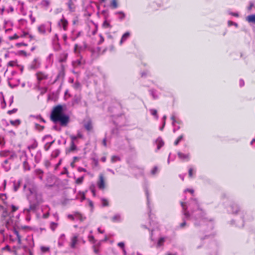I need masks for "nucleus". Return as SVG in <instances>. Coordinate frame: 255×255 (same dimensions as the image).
I'll list each match as a JSON object with an SVG mask.
<instances>
[{"label":"nucleus","instance_id":"1","mask_svg":"<svg viewBox=\"0 0 255 255\" xmlns=\"http://www.w3.org/2000/svg\"><path fill=\"white\" fill-rule=\"evenodd\" d=\"M50 117L54 123H59L63 127L66 126L69 122V117L63 113V108L61 105L57 106L53 108Z\"/></svg>","mask_w":255,"mask_h":255},{"label":"nucleus","instance_id":"2","mask_svg":"<svg viewBox=\"0 0 255 255\" xmlns=\"http://www.w3.org/2000/svg\"><path fill=\"white\" fill-rule=\"evenodd\" d=\"M30 194L27 195V199L29 202V207L25 209L24 211L27 212H34L38 205L42 202L41 194L38 193L35 188L29 189Z\"/></svg>","mask_w":255,"mask_h":255},{"label":"nucleus","instance_id":"3","mask_svg":"<svg viewBox=\"0 0 255 255\" xmlns=\"http://www.w3.org/2000/svg\"><path fill=\"white\" fill-rule=\"evenodd\" d=\"M192 205H195V207L197 208V210H196L195 211V216L194 217L195 220L197 219H202V220L203 219V216H204V213L199 208H198V203L197 202V201L196 200H193L192 201V203H191Z\"/></svg>","mask_w":255,"mask_h":255},{"label":"nucleus","instance_id":"4","mask_svg":"<svg viewBox=\"0 0 255 255\" xmlns=\"http://www.w3.org/2000/svg\"><path fill=\"white\" fill-rule=\"evenodd\" d=\"M36 77L39 83L42 82L48 78V75L46 73L42 72H37L36 73Z\"/></svg>","mask_w":255,"mask_h":255},{"label":"nucleus","instance_id":"5","mask_svg":"<svg viewBox=\"0 0 255 255\" xmlns=\"http://www.w3.org/2000/svg\"><path fill=\"white\" fill-rule=\"evenodd\" d=\"M97 185L100 189L103 190L105 188L104 177L102 174L99 176V181L97 183Z\"/></svg>","mask_w":255,"mask_h":255},{"label":"nucleus","instance_id":"6","mask_svg":"<svg viewBox=\"0 0 255 255\" xmlns=\"http://www.w3.org/2000/svg\"><path fill=\"white\" fill-rule=\"evenodd\" d=\"M40 66V62L38 58L34 59L29 65V68L35 70Z\"/></svg>","mask_w":255,"mask_h":255},{"label":"nucleus","instance_id":"7","mask_svg":"<svg viewBox=\"0 0 255 255\" xmlns=\"http://www.w3.org/2000/svg\"><path fill=\"white\" fill-rule=\"evenodd\" d=\"M178 157L183 161H189L190 159L189 153L184 154L181 152H178Z\"/></svg>","mask_w":255,"mask_h":255},{"label":"nucleus","instance_id":"8","mask_svg":"<svg viewBox=\"0 0 255 255\" xmlns=\"http://www.w3.org/2000/svg\"><path fill=\"white\" fill-rule=\"evenodd\" d=\"M76 2V0H68L67 2V5L69 8V9L71 11H74L75 8V3Z\"/></svg>","mask_w":255,"mask_h":255},{"label":"nucleus","instance_id":"9","mask_svg":"<svg viewBox=\"0 0 255 255\" xmlns=\"http://www.w3.org/2000/svg\"><path fill=\"white\" fill-rule=\"evenodd\" d=\"M67 24L68 22L67 20L65 19L64 17L61 18L58 22L59 26L61 27H62L64 30H67Z\"/></svg>","mask_w":255,"mask_h":255},{"label":"nucleus","instance_id":"10","mask_svg":"<svg viewBox=\"0 0 255 255\" xmlns=\"http://www.w3.org/2000/svg\"><path fill=\"white\" fill-rule=\"evenodd\" d=\"M231 212L233 214H237L239 211V206L237 204H233L230 206Z\"/></svg>","mask_w":255,"mask_h":255},{"label":"nucleus","instance_id":"11","mask_svg":"<svg viewBox=\"0 0 255 255\" xmlns=\"http://www.w3.org/2000/svg\"><path fill=\"white\" fill-rule=\"evenodd\" d=\"M78 236H74L71 239V243L70 244L71 248L74 249L76 248V245L78 242Z\"/></svg>","mask_w":255,"mask_h":255},{"label":"nucleus","instance_id":"12","mask_svg":"<svg viewBox=\"0 0 255 255\" xmlns=\"http://www.w3.org/2000/svg\"><path fill=\"white\" fill-rule=\"evenodd\" d=\"M129 36H130L129 32L128 31V32H126L125 33H124L123 35L122 38L120 40V45H122L124 42L126 41L129 38Z\"/></svg>","mask_w":255,"mask_h":255},{"label":"nucleus","instance_id":"13","mask_svg":"<svg viewBox=\"0 0 255 255\" xmlns=\"http://www.w3.org/2000/svg\"><path fill=\"white\" fill-rule=\"evenodd\" d=\"M156 144H157V149L159 150L162 146L164 145V142L160 137H158L156 141H155Z\"/></svg>","mask_w":255,"mask_h":255},{"label":"nucleus","instance_id":"14","mask_svg":"<svg viewBox=\"0 0 255 255\" xmlns=\"http://www.w3.org/2000/svg\"><path fill=\"white\" fill-rule=\"evenodd\" d=\"M84 127L88 131L92 130L93 128L92 122L90 120H88L86 123H85Z\"/></svg>","mask_w":255,"mask_h":255},{"label":"nucleus","instance_id":"15","mask_svg":"<svg viewBox=\"0 0 255 255\" xmlns=\"http://www.w3.org/2000/svg\"><path fill=\"white\" fill-rule=\"evenodd\" d=\"M246 20L249 23L255 24V14H251L248 15L246 17Z\"/></svg>","mask_w":255,"mask_h":255},{"label":"nucleus","instance_id":"16","mask_svg":"<svg viewBox=\"0 0 255 255\" xmlns=\"http://www.w3.org/2000/svg\"><path fill=\"white\" fill-rule=\"evenodd\" d=\"M35 174L38 176V178L42 180L43 179V171L40 169H36L34 171Z\"/></svg>","mask_w":255,"mask_h":255},{"label":"nucleus","instance_id":"17","mask_svg":"<svg viewBox=\"0 0 255 255\" xmlns=\"http://www.w3.org/2000/svg\"><path fill=\"white\" fill-rule=\"evenodd\" d=\"M181 206L184 210V215L187 218H188L190 217L189 213L187 211V208L185 207V204L183 202H181Z\"/></svg>","mask_w":255,"mask_h":255},{"label":"nucleus","instance_id":"18","mask_svg":"<svg viewBox=\"0 0 255 255\" xmlns=\"http://www.w3.org/2000/svg\"><path fill=\"white\" fill-rule=\"evenodd\" d=\"M76 150H77V146L75 144L74 142H71L70 146L69 148L68 149L67 151L69 152H73Z\"/></svg>","mask_w":255,"mask_h":255},{"label":"nucleus","instance_id":"19","mask_svg":"<svg viewBox=\"0 0 255 255\" xmlns=\"http://www.w3.org/2000/svg\"><path fill=\"white\" fill-rule=\"evenodd\" d=\"M165 239H166V238H165V237L160 238L158 240V241L157 243V245H156L157 248L162 246L163 245V243H164Z\"/></svg>","mask_w":255,"mask_h":255},{"label":"nucleus","instance_id":"20","mask_svg":"<svg viewBox=\"0 0 255 255\" xmlns=\"http://www.w3.org/2000/svg\"><path fill=\"white\" fill-rule=\"evenodd\" d=\"M112 221L114 222H118L121 221V216L120 214H116L112 218Z\"/></svg>","mask_w":255,"mask_h":255},{"label":"nucleus","instance_id":"21","mask_svg":"<svg viewBox=\"0 0 255 255\" xmlns=\"http://www.w3.org/2000/svg\"><path fill=\"white\" fill-rule=\"evenodd\" d=\"M38 30L39 33L41 34H44L45 32V27L44 25H40L38 28Z\"/></svg>","mask_w":255,"mask_h":255},{"label":"nucleus","instance_id":"22","mask_svg":"<svg viewBox=\"0 0 255 255\" xmlns=\"http://www.w3.org/2000/svg\"><path fill=\"white\" fill-rule=\"evenodd\" d=\"M81 63H82V61H81V59H77L73 62V65L74 67H77V66L80 65L81 64Z\"/></svg>","mask_w":255,"mask_h":255},{"label":"nucleus","instance_id":"23","mask_svg":"<svg viewBox=\"0 0 255 255\" xmlns=\"http://www.w3.org/2000/svg\"><path fill=\"white\" fill-rule=\"evenodd\" d=\"M120 160H121L120 158L118 156L114 155V156H113L111 158V161L113 163L120 161Z\"/></svg>","mask_w":255,"mask_h":255},{"label":"nucleus","instance_id":"24","mask_svg":"<svg viewBox=\"0 0 255 255\" xmlns=\"http://www.w3.org/2000/svg\"><path fill=\"white\" fill-rule=\"evenodd\" d=\"M150 112L151 114L154 116H155L156 119H158V116L157 114V111L155 109H150Z\"/></svg>","mask_w":255,"mask_h":255},{"label":"nucleus","instance_id":"25","mask_svg":"<svg viewBox=\"0 0 255 255\" xmlns=\"http://www.w3.org/2000/svg\"><path fill=\"white\" fill-rule=\"evenodd\" d=\"M10 123L13 126L19 125L20 123V121L19 120H16L14 121H10Z\"/></svg>","mask_w":255,"mask_h":255},{"label":"nucleus","instance_id":"26","mask_svg":"<svg viewBox=\"0 0 255 255\" xmlns=\"http://www.w3.org/2000/svg\"><path fill=\"white\" fill-rule=\"evenodd\" d=\"M23 165L24 170H29L30 169V167L28 164V162L26 161L23 162Z\"/></svg>","mask_w":255,"mask_h":255},{"label":"nucleus","instance_id":"27","mask_svg":"<svg viewBox=\"0 0 255 255\" xmlns=\"http://www.w3.org/2000/svg\"><path fill=\"white\" fill-rule=\"evenodd\" d=\"M117 0H112L111 5L113 8H116L118 7Z\"/></svg>","mask_w":255,"mask_h":255},{"label":"nucleus","instance_id":"28","mask_svg":"<svg viewBox=\"0 0 255 255\" xmlns=\"http://www.w3.org/2000/svg\"><path fill=\"white\" fill-rule=\"evenodd\" d=\"M41 4L43 6L47 7L49 5V2L47 0H43L41 2Z\"/></svg>","mask_w":255,"mask_h":255},{"label":"nucleus","instance_id":"29","mask_svg":"<svg viewBox=\"0 0 255 255\" xmlns=\"http://www.w3.org/2000/svg\"><path fill=\"white\" fill-rule=\"evenodd\" d=\"M183 137V135H181L180 136H179L178 137V138L176 139V140L175 141L174 144L175 145H177L179 143L180 141H181Z\"/></svg>","mask_w":255,"mask_h":255},{"label":"nucleus","instance_id":"30","mask_svg":"<svg viewBox=\"0 0 255 255\" xmlns=\"http://www.w3.org/2000/svg\"><path fill=\"white\" fill-rule=\"evenodd\" d=\"M57 226H58L57 223H56L54 222H52L50 224V228H51V230H52L53 231H54L56 229V228L57 227Z\"/></svg>","mask_w":255,"mask_h":255},{"label":"nucleus","instance_id":"31","mask_svg":"<svg viewBox=\"0 0 255 255\" xmlns=\"http://www.w3.org/2000/svg\"><path fill=\"white\" fill-rule=\"evenodd\" d=\"M116 14H120L119 18L121 19H123L125 17V13L122 11H119L116 13Z\"/></svg>","mask_w":255,"mask_h":255},{"label":"nucleus","instance_id":"32","mask_svg":"<svg viewBox=\"0 0 255 255\" xmlns=\"http://www.w3.org/2000/svg\"><path fill=\"white\" fill-rule=\"evenodd\" d=\"M14 233L16 235L17 240H18V243L19 244H20L21 243V238H20V235L18 234V232L17 231L15 230Z\"/></svg>","mask_w":255,"mask_h":255},{"label":"nucleus","instance_id":"33","mask_svg":"<svg viewBox=\"0 0 255 255\" xmlns=\"http://www.w3.org/2000/svg\"><path fill=\"white\" fill-rule=\"evenodd\" d=\"M35 128L39 130H42L44 128V127L43 126H40V125H39L38 124H35Z\"/></svg>","mask_w":255,"mask_h":255},{"label":"nucleus","instance_id":"34","mask_svg":"<svg viewBox=\"0 0 255 255\" xmlns=\"http://www.w3.org/2000/svg\"><path fill=\"white\" fill-rule=\"evenodd\" d=\"M83 179L84 177L83 176L77 178L76 180V183L79 184L82 183L83 181Z\"/></svg>","mask_w":255,"mask_h":255},{"label":"nucleus","instance_id":"35","mask_svg":"<svg viewBox=\"0 0 255 255\" xmlns=\"http://www.w3.org/2000/svg\"><path fill=\"white\" fill-rule=\"evenodd\" d=\"M75 218H76L77 219L80 220L81 221H82L84 220V218H83L82 216L80 214H77L75 215Z\"/></svg>","mask_w":255,"mask_h":255},{"label":"nucleus","instance_id":"36","mask_svg":"<svg viewBox=\"0 0 255 255\" xmlns=\"http://www.w3.org/2000/svg\"><path fill=\"white\" fill-rule=\"evenodd\" d=\"M103 26L105 27H111V25L107 20L104 22Z\"/></svg>","mask_w":255,"mask_h":255},{"label":"nucleus","instance_id":"37","mask_svg":"<svg viewBox=\"0 0 255 255\" xmlns=\"http://www.w3.org/2000/svg\"><path fill=\"white\" fill-rule=\"evenodd\" d=\"M49 248L48 247H43V246L41 247V250L43 253L48 252L49 251Z\"/></svg>","mask_w":255,"mask_h":255},{"label":"nucleus","instance_id":"38","mask_svg":"<svg viewBox=\"0 0 255 255\" xmlns=\"http://www.w3.org/2000/svg\"><path fill=\"white\" fill-rule=\"evenodd\" d=\"M92 194H93V195L94 196H96V191H95V187L94 185L93 186H91L90 188Z\"/></svg>","mask_w":255,"mask_h":255},{"label":"nucleus","instance_id":"39","mask_svg":"<svg viewBox=\"0 0 255 255\" xmlns=\"http://www.w3.org/2000/svg\"><path fill=\"white\" fill-rule=\"evenodd\" d=\"M32 117L35 118L36 119L39 120L40 121H41L43 123L45 122V120L40 116H32Z\"/></svg>","mask_w":255,"mask_h":255},{"label":"nucleus","instance_id":"40","mask_svg":"<svg viewBox=\"0 0 255 255\" xmlns=\"http://www.w3.org/2000/svg\"><path fill=\"white\" fill-rule=\"evenodd\" d=\"M157 172V167L155 166L151 171V173L152 175L155 174Z\"/></svg>","mask_w":255,"mask_h":255},{"label":"nucleus","instance_id":"41","mask_svg":"<svg viewBox=\"0 0 255 255\" xmlns=\"http://www.w3.org/2000/svg\"><path fill=\"white\" fill-rule=\"evenodd\" d=\"M102 204L104 206H106L108 205V201L105 199H102Z\"/></svg>","mask_w":255,"mask_h":255},{"label":"nucleus","instance_id":"42","mask_svg":"<svg viewBox=\"0 0 255 255\" xmlns=\"http://www.w3.org/2000/svg\"><path fill=\"white\" fill-rule=\"evenodd\" d=\"M118 246L119 247H120V248H122V249H123V250L124 249H125V244H124V242H120V243H119L118 244Z\"/></svg>","mask_w":255,"mask_h":255},{"label":"nucleus","instance_id":"43","mask_svg":"<svg viewBox=\"0 0 255 255\" xmlns=\"http://www.w3.org/2000/svg\"><path fill=\"white\" fill-rule=\"evenodd\" d=\"M228 25L229 26H231V25H235L236 27H237L238 26V24L237 23H235V22H234L232 21H228Z\"/></svg>","mask_w":255,"mask_h":255},{"label":"nucleus","instance_id":"44","mask_svg":"<svg viewBox=\"0 0 255 255\" xmlns=\"http://www.w3.org/2000/svg\"><path fill=\"white\" fill-rule=\"evenodd\" d=\"M171 119L172 121V125L174 126L175 123L176 122L175 116L173 115L171 117Z\"/></svg>","mask_w":255,"mask_h":255},{"label":"nucleus","instance_id":"45","mask_svg":"<svg viewBox=\"0 0 255 255\" xmlns=\"http://www.w3.org/2000/svg\"><path fill=\"white\" fill-rule=\"evenodd\" d=\"M16 111H17V109H13L12 110L8 111L7 112V113L8 114H9V115H11L12 114H13V113H15Z\"/></svg>","mask_w":255,"mask_h":255},{"label":"nucleus","instance_id":"46","mask_svg":"<svg viewBox=\"0 0 255 255\" xmlns=\"http://www.w3.org/2000/svg\"><path fill=\"white\" fill-rule=\"evenodd\" d=\"M193 169L192 168L189 169V176L191 178L193 177Z\"/></svg>","mask_w":255,"mask_h":255},{"label":"nucleus","instance_id":"47","mask_svg":"<svg viewBox=\"0 0 255 255\" xmlns=\"http://www.w3.org/2000/svg\"><path fill=\"white\" fill-rule=\"evenodd\" d=\"M70 138L71 139V142H74V141L77 139V136L76 135H70Z\"/></svg>","mask_w":255,"mask_h":255},{"label":"nucleus","instance_id":"48","mask_svg":"<svg viewBox=\"0 0 255 255\" xmlns=\"http://www.w3.org/2000/svg\"><path fill=\"white\" fill-rule=\"evenodd\" d=\"M7 65L9 66H13L15 65V62L13 61H11L7 63Z\"/></svg>","mask_w":255,"mask_h":255},{"label":"nucleus","instance_id":"49","mask_svg":"<svg viewBox=\"0 0 255 255\" xmlns=\"http://www.w3.org/2000/svg\"><path fill=\"white\" fill-rule=\"evenodd\" d=\"M78 171L80 172H87L86 169L82 167H79L78 168Z\"/></svg>","mask_w":255,"mask_h":255},{"label":"nucleus","instance_id":"50","mask_svg":"<svg viewBox=\"0 0 255 255\" xmlns=\"http://www.w3.org/2000/svg\"><path fill=\"white\" fill-rule=\"evenodd\" d=\"M11 222V220H9L8 221H6V225H5V226L7 228H9V223L10 222Z\"/></svg>","mask_w":255,"mask_h":255},{"label":"nucleus","instance_id":"51","mask_svg":"<svg viewBox=\"0 0 255 255\" xmlns=\"http://www.w3.org/2000/svg\"><path fill=\"white\" fill-rule=\"evenodd\" d=\"M104 40V37L102 36V35H100V40L99 41V44H101L102 43Z\"/></svg>","mask_w":255,"mask_h":255},{"label":"nucleus","instance_id":"52","mask_svg":"<svg viewBox=\"0 0 255 255\" xmlns=\"http://www.w3.org/2000/svg\"><path fill=\"white\" fill-rule=\"evenodd\" d=\"M187 191L190 192L192 194H193L194 192V190L193 189H187L185 190V191H184L185 192H186Z\"/></svg>","mask_w":255,"mask_h":255},{"label":"nucleus","instance_id":"53","mask_svg":"<svg viewBox=\"0 0 255 255\" xmlns=\"http://www.w3.org/2000/svg\"><path fill=\"white\" fill-rule=\"evenodd\" d=\"M230 14L236 17L239 16V14L238 13L230 12Z\"/></svg>","mask_w":255,"mask_h":255},{"label":"nucleus","instance_id":"54","mask_svg":"<svg viewBox=\"0 0 255 255\" xmlns=\"http://www.w3.org/2000/svg\"><path fill=\"white\" fill-rule=\"evenodd\" d=\"M186 222L184 221L183 223L180 224V228H183L186 225Z\"/></svg>","mask_w":255,"mask_h":255},{"label":"nucleus","instance_id":"55","mask_svg":"<svg viewBox=\"0 0 255 255\" xmlns=\"http://www.w3.org/2000/svg\"><path fill=\"white\" fill-rule=\"evenodd\" d=\"M3 250H7L9 251H10V247L9 246H8V245L6 246L5 247H4L3 249H2Z\"/></svg>","mask_w":255,"mask_h":255},{"label":"nucleus","instance_id":"56","mask_svg":"<svg viewBox=\"0 0 255 255\" xmlns=\"http://www.w3.org/2000/svg\"><path fill=\"white\" fill-rule=\"evenodd\" d=\"M153 230H151L150 231V238L151 240L152 241H154L153 238Z\"/></svg>","mask_w":255,"mask_h":255},{"label":"nucleus","instance_id":"57","mask_svg":"<svg viewBox=\"0 0 255 255\" xmlns=\"http://www.w3.org/2000/svg\"><path fill=\"white\" fill-rule=\"evenodd\" d=\"M240 85L241 87H242L244 85V81L242 80H240Z\"/></svg>","mask_w":255,"mask_h":255},{"label":"nucleus","instance_id":"58","mask_svg":"<svg viewBox=\"0 0 255 255\" xmlns=\"http://www.w3.org/2000/svg\"><path fill=\"white\" fill-rule=\"evenodd\" d=\"M76 136H77V138H82L83 135L81 133L79 132L77 134V135H76Z\"/></svg>","mask_w":255,"mask_h":255},{"label":"nucleus","instance_id":"59","mask_svg":"<svg viewBox=\"0 0 255 255\" xmlns=\"http://www.w3.org/2000/svg\"><path fill=\"white\" fill-rule=\"evenodd\" d=\"M11 207H12V212H14L17 209V208L13 205H12Z\"/></svg>","mask_w":255,"mask_h":255},{"label":"nucleus","instance_id":"60","mask_svg":"<svg viewBox=\"0 0 255 255\" xmlns=\"http://www.w3.org/2000/svg\"><path fill=\"white\" fill-rule=\"evenodd\" d=\"M18 38V36L16 34H14L12 37L10 38L11 39H17Z\"/></svg>","mask_w":255,"mask_h":255},{"label":"nucleus","instance_id":"61","mask_svg":"<svg viewBox=\"0 0 255 255\" xmlns=\"http://www.w3.org/2000/svg\"><path fill=\"white\" fill-rule=\"evenodd\" d=\"M77 49H78V45L75 44L74 47V52L75 53H77Z\"/></svg>","mask_w":255,"mask_h":255},{"label":"nucleus","instance_id":"62","mask_svg":"<svg viewBox=\"0 0 255 255\" xmlns=\"http://www.w3.org/2000/svg\"><path fill=\"white\" fill-rule=\"evenodd\" d=\"M103 144L105 146H107L106 139L104 138L103 140Z\"/></svg>","mask_w":255,"mask_h":255},{"label":"nucleus","instance_id":"63","mask_svg":"<svg viewBox=\"0 0 255 255\" xmlns=\"http://www.w3.org/2000/svg\"><path fill=\"white\" fill-rule=\"evenodd\" d=\"M150 93H151V94L152 95L153 98H156V97H155L154 96V92L153 90H151L150 91Z\"/></svg>","mask_w":255,"mask_h":255},{"label":"nucleus","instance_id":"64","mask_svg":"<svg viewBox=\"0 0 255 255\" xmlns=\"http://www.w3.org/2000/svg\"><path fill=\"white\" fill-rule=\"evenodd\" d=\"M68 217L69 218V219H71L72 220H74L75 219V218L74 217H73L72 215H69L68 216Z\"/></svg>","mask_w":255,"mask_h":255}]
</instances>
